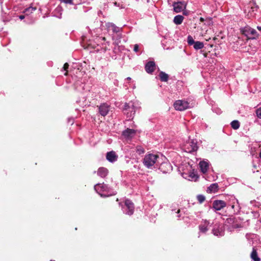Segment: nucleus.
I'll list each match as a JSON object with an SVG mask.
<instances>
[{"instance_id": "f257e3e1", "label": "nucleus", "mask_w": 261, "mask_h": 261, "mask_svg": "<svg viewBox=\"0 0 261 261\" xmlns=\"http://www.w3.org/2000/svg\"><path fill=\"white\" fill-rule=\"evenodd\" d=\"M159 156L153 153H148L145 155L143 163L147 168H152L158 162Z\"/></svg>"}, {"instance_id": "f03ea898", "label": "nucleus", "mask_w": 261, "mask_h": 261, "mask_svg": "<svg viewBox=\"0 0 261 261\" xmlns=\"http://www.w3.org/2000/svg\"><path fill=\"white\" fill-rule=\"evenodd\" d=\"M212 231L213 234L216 236H223L224 234L225 231L224 225L219 223H216L214 224Z\"/></svg>"}, {"instance_id": "7ed1b4c3", "label": "nucleus", "mask_w": 261, "mask_h": 261, "mask_svg": "<svg viewBox=\"0 0 261 261\" xmlns=\"http://www.w3.org/2000/svg\"><path fill=\"white\" fill-rule=\"evenodd\" d=\"M243 34L245 35L249 39H253L254 36H257L256 31L249 26L245 27L241 29Z\"/></svg>"}, {"instance_id": "20e7f679", "label": "nucleus", "mask_w": 261, "mask_h": 261, "mask_svg": "<svg viewBox=\"0 0 261 261\" xmlns=\"http://www.w3.org/2000/svg\"><path fill=\"white\" fill-rule=\"evenodd\" d=\"M174 108L178 111H184L190 107L189 103L185 100H176L174 103Z\"/></svg>"}, {"instance_id": "39448f33", "label": "nucleus", "mask_w": 261, "mask_h": 261, "mask_svg": "<svg viewBox=\"0 0 261 261\" xmlns=\"http://www.w3.org/2000/svg\"><path fill=\"white\" fill-rule=\"evenodd\" d=\"M122 210L125 214L132 215L134 210V204L130 200L126 199L124 205L122 207Z\"/></svg>"}, {"instance_id": "423d86ee", "label": "nucleus", "mask_w": 261, "mask_h": 261, "mask_svg": "<svg viewBox=\"0 0 261 261\" xmlns=\"http://www.w3.org/2000/svg\"><path fill=\"white\" fill-rule=\"evenodd\" d=\"M94 189L101 196H108L109 195H106L103 193L105 192H108L109 188L108 185L104 184H97L94 186Z\"/></svg>"}, {"instance_id": "0eeeda50", "label": "nucleus", "mask_w": 261, "mask_h": 261, "mask_svg": "<svg viewBox=\"0 0 261 261\" xmlns=\"http://www.w3.org/2000/svg\"><path fill=\"white\" fill-rule=\"evenodd\" d=\"M187 3L185 1L175 2L173 4L174 11L179 13L186 10Z\"/></svg>"}, {"instance_id": "6e6552de", "label": "nucleus", "mask_w": 261, "mask_h": 261, "mask_svg": "<svg viewBox=\"0 0 261 261\" xmlns=\"http://www.w3.org/2000/svg\"><path fill=\"white\" fill-rule=\"evenodd\" d=\"M197 145L193 140L189 141L185 145V151L188 152L194 151L197 149Z\"/></svg>"}, {"instance_id": "1a4fd4ad", "label": "nucleus", "mask_w": 261, "mask_h": 261, "mask_svg": "<svg viewBox=\"0 0 261 261\" xmlns=\"http://www.w3.org/2000/svg\"><path fill=\"white\" fill-rule=\"evenodd\" d=\"M226 203L223 200H216L214 201L213 207L216 211H220L225 207Z\"/></svg>"}, {"instance_id": "9d476101", "label": "nucleus", "mask_w": 261, "mask_h": 261, "mask_svg": "<svg viewBox=\"0 0 261 261\" xmlns=\"http://www.w3.org/2000/svg\"><path fill=\"white\" fill-rule=\"evenodd\" d=\"M159 169L164 173L170 172L172 169V167L168 162H164L162 163Z\"/></svg>"}, {"instance_id": "9b49d317", "label": "nucleus", "mask_w": 261, "mask_h": 261, "mask_svg": "<svg viewBox=\"0 0 261 261\" xmlns=\"http://www.w3.org/2000/svg\"><path fill=\"white\" fill-rule=\"evenodd\" d=\"M98 109L100 115L102 116H105L108 114L110 110V106L108 104L104 103L99 106Z\"/></svg>"}, {"instance_id": "f8f14e48", "label": "nucleus", "mask_w": 261, "mask_h": 261, "mask_svg": "<svg viewBox=\"0 0 261 261\" xmlns=\"http://www.w3.org/2000/svg\"><path fill=\"white\" fill-rule=\"evenodd\" d=\"M199 165L201 172L203 174H205L209 169L210 164L207 161H200L199 163Z\"/></svg>"}, {"instance_id": "ddd939ff", "label": "nucleus", "mask_w": 261, "mask_h": 261, "mask_svg": "<svg viewBox=\"0 0 261 261\" xmlns=\"http://www.w3.org/2000/svg\"><path fill=\"white\" fill-rule=\"evenodd\" d=\"M106 159L109 162L113 163L117 160L118 155L115 151H111L107 153Z\"/></svg>"}, {"instance_id": "4468645a", "label": "nucleus", "mask_w": 261, "mask_h": 261, "mask_svg": "<svg viewBox=\"0 0 261 261\" xmlns=\"http://www.w3.org/2000/svg\"><path fill=\"white\" fill-rule=\"evenodd\" d=\"M155 64L153 61L148 62L145 67L146 71L148 73H152L155 70Z\"/></svg>"}, {"instance_id": "2eb2a0df", "label": "nucleus", "mask_w": 261, "mask_h": 261, "mask_svg": "<svg viewBox=\"0 0 261 261\" xmlns=\"http://www.w3.org/2000/svg\"><path fill=\"white\" fill-rule=\"evenodd\" d=\"M136 134V130L133 129L127 128L122 133L123 136L126 139H130Z\"/></svg>"}, {"instance_id": "dca6fc26", "label": "nucleus", "mask_w": 261, "mask_h": 261, "mask_svg": "<svg viewBox=\"0 0 261 261\" xmlns=\"http://www.w3.org/2000/svg\"><path fill=\"white\" fill-rule=\"evenodd\" d=\"M210 224V222L206 220H203L199 226L200 231L203 233L206 232L208 230V226Z\"/></svg>"}, {"instance_id": "f3484780", "label": "nucleus", "mask_w": 261, "mask_h": 261, "mask_svg": "<svg viewBox=\"0 0 261 261\" xmlns=\"http://www.w3.org/2000/svg\"><path fill=\"white\" fill-rule=\"evenodd\" d=\"M108 170L105 167H100L98 168L97 171V175L102 178L106 177L108 174Z\"/></svg>"}, {"instance_id": "a211bd4d", "label": "nucleus", "mask_w": 261, "mask_h": 261, "mask_svg": "<svg viewBox=\"0 0 261 261\" xmlns=\"http://www.w3.org/2000/svg\"><path fill=\"white\" fill-rule=\"evenodd\" d=\"M184 17L183 16L178 15L175 16L173 19V22L177 25H179L182 23L184 20Z\"/></svg>"}, {"instance_id": "6ab92c4d", "label": "nucleus", "mask_w": 261, "mask_h": 261, "mask_svg": "<svg viewBox=\"0 0 261 261\" xmlns=\"http://www.w3.org/2000/svg\"><path fill=\"white\" fill-rule=\"evenodd\" d=\"M251 258L254 261H260V258L257 256L256 250L253 248L251 254Z\"/></svg>"}, {"instance_id": "aec40b11", "label": "nucleus", "mask_w": 261, "mask_h": 261, "mask_svg": "<svg viewBox=\"0 0 261 261\" xmlns=\"http://www.w3.org/2000/svg\"><path fill=\"white\" fill-rule=\"evenodd\" d=\"M159 76H160V80L162 82H167L169 78L168 75L167 73H166L165 72H163V71H161L160 73Z\"/></svg>"}, {"instance_id": "412c9836", "label": "nucleus", "mask_w": 261, "mask_h": 261, "mask_svg": "<svg viewBox=\"0 0 261 261\" xmlns=\"http://www.w3.org/2000/svg\"><path fill=\"white\" fill-rule=\"evenodd\" d=\"M194 48L196 50L202 49L204 47V44L202 42L196 41L194 44Z\"/></svg>"}, {"instance_id": "4be33fe9", "label": "nucleus", "mask_w": 261, "mask_h": 261, "mask_svg": "<svg viewBox=\"0 0 261 261\" xmlns=\"http://www.w3.org/2000/svg\"><path fill=\"white\" fill-rule=\"evenodd\" d=\"M208 189L211 192H216L218 190V186L217 184H213L210 185Z\"/></svg>"}, {"instance_id": "5701e85b", "label": "nucleus", "mask_w": 261, "mask_h": 261, "mask_svg": "<svg viewBox=\"0 0 261 261\" xmlns=\"http://www.w3.org/2000/svg\"><path fill=\"white\" fill-rule=\"evenodd\" d=\"M231 126L234 129H238L240 126V122L238 120H233L231 123Z\"/></svg>"}, {"instance_id": "b1692460", "label": "nucleus", "mask_w": 261, "mask_h": 261, "mask_svg": "<svg viewBox=\"0 0 261 261\" xmlns=\"http://www.w3.org/2000/svg\"><path fill=\"white\" fill-rule=\"evenodd\" d=\"M36 8L35 7H30L24 10V13L27 15H29L33 13L34 11L36 10Z\"/></svg>"}, {"instance_id": "393cba45", "label": "nucleus", "mask_w": 261, "mask_h": 261, "mask_svg": "<svg viewBox=\"0 0 261 261\" xmlns=\"http://www.w3.org/2000/svg\"><path fill=\"white\" fill-rule=\"evenodd\" d=\"M136 150L139 154H143L145 152L144 148L141 146H136Z\"/></svg>"}, {"instance_id": "a878e982", "label": "nucleus", "mask_w": 261, "mask_h": 261, "mask_svg": "<svg viewBox=\"0 0 261 261\" xmlns=\"http://www.w3.org/2000/svg\"><path fill=\"white\" fill-rule=\"evenodd\" d=\"M197 199L199 203L201 204L204 201L205 198L203 195H198L197 196Z\"/></svg>"}, {"instance_id": "bb28decb", "label": "nucleus", "mask_w": 261, "mask_h": 261, "mask_svg": "<svg viewBox=\"0 0 261 261\" xmlns=\"http://www.w3.org/2000/svg\"><path fill=\"white\" fill-rule=\"evenodd\" d=\"M187 41L189 45H194L195 41H194L193 37L191 36H188L187 38Z\"/></svg>"}, {"instance_id": "cd10ccee", "label": "nucleus", "mask_w": 261, "mask_h": 261, "mask_svg": "<svg viewBox=\"0 0 261 261\" xmlns=\"http://www.w3.org/2000/svg\"><path fill=\"white\" fill-rule=\"evenodd\" d=\"M109 27L111 28L113 30V31L115 32H117L119 31V28L118 27H117L116 26H115L114 24H112V23L110 24L109 25Z\"/></svg>"}, {"instance_id": "c85d7f7f", "label": "nucleus", "mask_w": 261, "mask_h": 261, "mask_svg": "<svg viewBox=\"0 0 261 261\" xmlns=\"http://www.w3.org/2000/svg\"><path fill=\"white\" fill-rule=\"evenodd\" d=\"M256 116L259 119H261V108L257 109L255 111Z\"/></svg>"}, {"instance_id": "c756f323", "label": "nucleus", "mask_w": 261, "mask_h": 261, "mask_svg": "<svg viewBox=\"0 0 261 261\" xmlns=\"http://www.w3.org/2000/svg\"><path fill=\"white\" fill-rule=\"evenodd\" d=\"M130 108L129 104L127 103H125L124 105V110H128Z\"/></svg>"}, {"instance_id": "7c9ffc66", "label": "nucleus", "mask_w": 261, "mask_h": 261, "mask_svg": "<svg viewBox=\"0 0 261 261\" xmlns=\"http://www.w3.org/2000/svg\"><path fill=\"white\" fill-rule=\"evenodd\" d=\"M61 2H64L67 4H72V0H60Z\"/></svg>"}, {"instance_id": "2f4dec72", "label": "nucleus", "mask_w": 261, "mask_h": 261, "mask_svg": "<svg viewBox=\"0 0 261 261\" xmlns=\"http://www.w3.org/2000/svg\"><path fill=\"white\" fill-rule=\"evenodd\" d=\"M134 51L136 53H137L139 51V45L138 44H135L134 45Z\"/></svg>"}, {"instance_id": "473e14b6", "label": "nucleus", "mask_w": 261, "mask_h": 261, "mask_svg": "<svg viewBox=\"0 0 261 261\" xmlns=\"http://www.w3.org/2000/svg\"><path fill=\"white\" fill-rule=\"evenodd\" d=\"M68 66H69V65L68 63H65L64 65V66H63V68L65 70H66L68 68Z\"/></svg>"}, {"instance_id": "72a5a7b5", "label": "nucleus", "mask_w": 261, "mask_h": 261, "mask_svg": "<svg viewBox=\"0 0 261 261\" xmlns=\"http://www.w3.org/2000/svg\"><path fill=\"white\" fill-rule=\"evenodd\" d=\"M190 176L192 177V178L196 177V178H198V176H197V175L195 174L194 173H192L190 175Z\"/></svg>"}, {"instance_id": "f704fd0d", "label": "nucleus", "mask_w": 261, "mask_h": 261, "mask_svg": "<svg viewBox=\"0 0 261 261\" xmlns=\"http://www.w3.org/2000/svg\"><path fill=\"white\" fill-rule=\"evenodd\" d=\"M184 15H187L188 14V13L185 10L182 11Z\"/></svg>"}, {"instance_id": "c9c22d12", "label": "nucleus", "mask_w": 261, "mask_h": 261, "mask_svg": "<svg viewBox=\"0 0 261 261\" xmlns=\"http://www.w3.org/2000/svg\"><path fill=\"white\" fill-rule=\"evenodd\" d=\"M131 107H132V109H133V110H135V109H136V107H135L134 104L132 105ZM135 112V110H134V113Z\"/></svg>"}, {"instance_id": "e433bc0d", "label": "nucleus", "mask_w": 261, "mask_h": 261, "mask_svg": "<svg viewBox=\"0 0 261 261\" xmlns=\"http://www.w3.org/2000/svg\"><path fill=\"white\" fill-rule=\"evenodd\" d=\"M19 18L20 19H21V20H22V19H24V15H20V16H19Z\"/></svg>"}, {"instance_id": "4c0bfd02", "label": "nucleus", "mask_w": 261, "mask_h": 261, "mask_svg": "<svg viewBox=\"0 0 261 261\" xmlns=\"http://www.w3.org/2000/svg\"><path fill=\"white\" fill-rule=\"evenodd\" d=\"M200 21L203 22L204 21V18L202 17L200 18Z\"/></svg>"}, {"instance_id": "58836bf2", "label": "nucleus", "mask_w": 261, "mask_h": 261, "mask_svg": "<svg viewBox=\"0 0 261 261\" xmlns=\"http://www.w3.org/2000/svg\"><path fill=\"white\" fill-rule=\"evenodd\" d=\"M257 29L259 31H261V27L258 26V27H257Z\"/></svg>"}, {"instance_id": "ea45409f", "label": "nucleus", "mask_w": 261, "mask_h": 261, "mask_svg": "<svg viewBox=\"0 0 261 261\" xmlns=\"http://www.w3.org/2000/svg\"><path fill=\"white\" fill-rule=\"evenodd\" d=\"M232 221V219H227V221H228V222H229L230 221Z\"/></svg>"}, {"instance_id": "a19ab883", "label": "nucleus", "mask_w": 261, "mask_h": 261, "mask_svg": "<svg viewBox=\"0 0 261 261\" xmlns=\"http://www.w3.org/2000/svg\"><path fill=\"white\" fill-rule=\"evenodd\" d=\"M127 79V80H131V78H130V77H127V79Z\"/></svg>"}, {"instance_id": "79ce46f5", "label": "nucleus", "mask_w": 261, "mask_h": 261, "mask_svg": "<svg viewBox=\"0 0 261 261\" xmlns=\"http://www.w3.org/2000/svg\"><path fill=\"white\" fill-rule=\"evenodd\" d=\"M231 206L232 208H234V205L233 204L231 205Z\"/></svg>"}, {"instance_id": "37998d69", "label": "nucleus", "mask_w": 261, "mask_h": 261, "mask_svg": "<svg viewBox=\"0 0 261 261\" xmlns=\"http://www.w3.org/2000/svg\"><path fill=\"white\" fill-rule=\"evenodd\" d=\"M102 40L105 41L106 40V38L105 37H102Z\"/></svg>"}, {"instance_id": "c03bdc74", "label": "nucleus", "mask_w": 261, "mask_h": 261, "mask_svg": "<svg viewBox=\"0 0 261 261\" xmlns=\"http://www.w3.org/2000/svg\"><path fill=\"white\" fill-rule=\"evenodd\" d=\"M179 212H180V211H179V210H178L177 213H179Z\"/></svg>"}, {"instance_id": "a18cd8bd", "label": "nucleus", "mask_w": 261, "mask_h": 261, "mask_svg": "<svg viewBox=\"0 0 261 261\" xmlns=\"http://www.w3.org/2000/svg\"><path fill=\"white\" fill-rule=\"evenodd\" d=\"M115 193H113V194H112V195H115Z\"/></svg>"}, {"instance_id": "49530a36", "label": "nucleus", "mask_w": 261, "mask_h": 261, "mask_svg": "<svg viewBox=\"0 0 261 261\" xmlns=\"http://www.w3.org/2000/svg\"><path fill=\"white\" fill-rule=\"evenodd\" d=\"M50 261H55V260H50Z\"/></svg>"}]
</instances>
